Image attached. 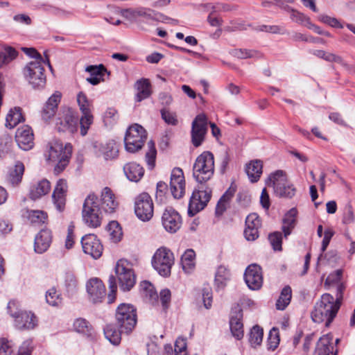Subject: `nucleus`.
Masks as SVG:
<instances>
[{
	"mask_svg": "<svg viewBox=\"0 0 355 355\" xmlns=\"http://www.w3.org/2000/svg\"><path fill=\"white\" fill-rule=\"evenodd\" d=\"M24 172V166L22 162H17L14 168L10 171L8 181L12 185H17L21 182Z\"/></svg>",
	"mask_w": 355,
	"mask_h": 355,
	"instance_id": "nucleus-44",
	"label": "nucleus"
},
{
	"mask_svg": "<svg viewBox=\"0 0 355 355\" xmlns=\"http://www.w3.org/2000/svg\"><path fill=\"white\" fill-rule=\"evenodd\" d=\"M230 54L238 59H259L262 58V54L254 49H234L230 51Z\"/></svg>",
	"mask_w": 355,
	"mask_h": 355,
	"instance_id": "nucleus-40",
	"label": "nucleus"
},
{
	"mask_svg": "<svg viewBox=\"0 0 355 355\" xmlns=\"http://www.w3.org/2000/svg\"><path fill=\"white\" fill-rule=\"evenodd\" d=\"M115 274L119 287L123 291H129L136 283V277L128 263L123 260L119 261L115 266Z\"/></svg>",
	"mask_w": 355,
	"mask_h": 355,
	"instance_id": "nucleus-12",
	"label": "nucleus"
},
{
	"mask_svg": "<svg viewBox=\"0 0 355 355\" xmlns=\"http://www.w3.org/2000/svg\"><path fill=\"white\" fill-rule=\"evenodd\" d=\"M71 155V146L69 144L64 146L63 144L58 140H53L48 144V149L45 153L47 161L58 162L55 167L57 171H62L64 169L69 162Z\"/></svg>",
	"mask_w": 355,
	"mask_h": 355,
	"instance_id": "nucleus-4",
	"label": "nucleus"
},
{
	"mask_svg": "<svg viewBox=\"0 0 355 355\" xmlns=\"http://www.w3.org/2000/svg\"><path fill=\"white\" fill-rule=\"evenodd\" d=\"M86 71L89 72L91 76H103L104 73L107 72V69L103 64L98 66L90 65L86 68Z\"/></svg>",
	"mask_w": 355,
	"mask_h": 355,
	"instance_id": "nucleus-64",
	"label": "nucleus"
},
{
	"mask_svg": "<svg viewBox=\"0 0 355 355\" xmlns=\"http://www.w3.org/2000/svg\"><path fill=\"white\" fill-rule=\"evenodd\" d=\"M80 124L77 112L71 107L62 110L60 116L57 119L56 127L60 132H76Z\"/></svg>",
	"mask_w": 355,
	"mask_h": 355,
	"instance_id": "nucleus-13",
	"label": "nucleus"
},
{
	"mask_svg": "<svg viewBox=\"0 0 355 355\" xmlns=\"http://www.w3.org/2000/svg\"><path fill=\"white\" fill-rule=\"evenodd\" d=\"M125 334L119 328L116 329L112 325L109 324L104 329L105 338L113 345H118L121 341V335Z\"/></svg>",
	"mask_w": 355,
	"mask_h": 355,
	"instance_id": "nucleus-46",
	"label": "nucleus"
},
{
	"mask_svg": "<svg viewBox=\"0 0 355 355\" xmlns=\"http://www.w3.org/2000/svg\"><path fill=\"white\" fill-rule=\"evenodd\" d=\"M136 216L142 221L150 220L153 216V202L147 193L139 195L135 202Z\"/></svg>",
	"mask_w": 355,
	"mask_h": 355,
	"instance_id": "nucleus-14",
	"label": "nucleus"
},
{
	"mask_svg": "<svg viewBox=\"0 0 355 355\" xmlns=\"http://www.w3.org/2000/svg\"><path fill=\"white\" fill-rule=\"evenodd\" d=\"M83 220L90 227H98L101 224V213L99 202L94 194H89L85 200L83 207Z\"/></svg>",
	"mask_w": 355,
	"mask_h": 355,
	"instance_id": "nucleus-8",
	"label": "nucleus"
},
{
	"mask_svg": "<svg viewBox=\"0 0 355 355\" xmlns=\"http://www.w3.org/2000/svg\"><path fill=\"white\" fill-rule=\"evenodd\" d=\"M334 235V232L332 229L328 228L325 230L324 232V237L322 241V246H321V254L318 258V261H320L322 258L323 257V253L327 250L329 242L332 238V236Z\"/></svg>",
	"mask_w": 355,
	"mask_h": 355,
	"instance_id": "nucleus-58",
	"label": "nucleus"
},
{
	"mask_svg": "<svg viewBox=\"0 0 355 355\" xmlns=\"http://www.w3.org/2000/svg\"><path fill=\"white\" fill-rule=\"evenodd\" d=\"M162 119L166 123L171 125H176L178 123L177 115L175 112H170L166 108L164 107L160 110Z\"/></svg>",
	"mask_w": 355,
	"mask_h": 355,
	"instance_id": "nucleus-56",
	"label": "nucleus"
},
{
	"mask_svg": "<svg viewBox=\"0 0 355 355\" xmlns=\"http://www.w3.org/2000/svg\"><path fill=\"white\" fill-rule=\"evenodd\" d=\"M64 286L66 291L69 295L74 294L78 290V281L75 275L67 272L64 275Z\"/></svg>",
	"mask_w": 355,
	"mask_h": 355,
	"instance_id": "nucleus-47",
	"label": "nucleus"
},
{
	"mask_svg": "<svg viewBox=\"0 0 355 355\" xmlns=\"http://www.w3.org/2000/svg\"><path fill=\"white\" fill-rule=\"evenodd\" d=\"M147 145L148 150L146 154V159L148 166L150 168L152 169L155 166L157 150L155 146V144L153 141H149Z\"/></svg>",
	"mask_w": 355,
	"mask_h": 355,
	"instance_id": "nucleus-53",
	"label": "nucleus"
},
{
	"mask_svg": "<svg viewBox=\"0 0 355 355\" xmlns=\"http://www.w3.org/2000/svg\"><path fill=\"white\" fill-rule=\"evenodd\" d=\"M170 189L175 198H181L185 192V180L183 171L178 167L174 168L171 174Z\"/></svg>",
	"mask_w": 355,
	"mask_h": 355,
	"instance_id": "nucleus-19",
	"label": "nucleus"
},
{
	"mask_svg": "<svg viewBox=\"0 0 355 355\" xmlns=\"http://www.w3.org/2000/svg\"><path fill=\"white\" fill-rule=\"evenodd\" d=\"M24 119L20 107L11 109L6 116V126L8 128H15L19 123L24 121Z\"/></svg>",
	"mask_w": 355,
	"mask_h": 355,
	"instance_id": "nucleus-38",
	"label": "nucleus"
},
{
	"mask_svg": "<svg viewBox=\"0 0 355 355\" xmlns=\"http://www.w3.org/2000/svg\"><path fill=\"white\" fill-rule=\"evenodd\" d=\"M12 139L8 137L0 138V157H5L11 151Z\"/></svg>",
	"mask_w": 355,
	"mask_h": 355,
	"instance_id": "nucleus-57",
	"label": "nucleus"
},
{
	"mask_svg": "<svg viewBox=\"0 0 355 355\" xmlns=\"http://www.w3.org/2000/svg\"><path fill=\"white\" fill-rule=\"evenodd\" d=\"M263 331L259 325L254 326L250 332L249 341L253 347L259 345L263 340Z\"/></svg>",
	"mask_w": 355,
	"mask_h": 355,
	"instance_id": "nucleus-49",
	"label": "nucleus"
},
{
	"mask_svg": "<svg viewBox=\"0 0 355 355\" xmlns=\"http://www.w3.org/2000/svg\"><path fill=\"white\" fill-rule=\"evenodd\" d=\"M230 270L224 266L218 267L215 275V284L218 288H224L230 279Z\"/></svg>",
	"mask_w": 355,
	"mask_h": 355,
	"instance_id": "nucleus-39",
	"label": "nucleus"
},
{
	"mask_svg": "<svg viewBox=\"0 0 355 355\" xmlns=\"http://www.w3.org/2000/svg\"><path fill=\"white\" fill-rule=\"evenodd\" d=\"M146 138V131L141 125L137 123L130 125L124 137L126 151L131 153L139 151L142 148Z\"/></svg>",
	"mask_w": 355,
	"mask_h": 355,
	"instance_id": "nucleus-9",
	"label": "nucleus"
},
{
	"mask_svg": "<svg viewBox=\"0 0 355 355\" xmlns=\"http://www.w3.org/2000/svg\"><path fill=\"white\" fill-rule=\"evenodd\" d=\"M266 184L273 188L275 194L278 197L292 198L295 195V186L288 180L286 172L282 170L270 173Z\"/></svg>",
	"mask_w": 355,
	"mask_h": 355,
	"instance_id": "nucleus-3",
	"label": "nucleus"
},
{
	"mask_svg": "<svg viewBox=\"0 0 355 355\" xmlns=\"http://www.w3.org/2000/svg\"><path fill=\"white\" fill-rule=\"evenodd\" d=\"M137 13L138 17H142L146 19H153L162 22L171 24L173 25H176L178 24V20L165 16L162 13L157 12L150 8L144 7L137 8Z\"/></svg>",
	"mask_w": 355,
	"mask_h": 355,
	"instance_id": "nucleus-27",
	"label": "nucleus"
},
{
	"mask_svg": "<svg viewBox=\"0 0 355 355\" xmlns=\"http://www.w3.org/2000/svg\"><path fill=\"white\" fill-rule=\"evenodd\" d=\"M235 193V189L230 188L227 189L225 193L220 197L218 200L216 207V215H222L224 211L226 210L227 207L234 196Z\"/></svg>",
	"mask_w": 355,
	"mask_h": 355,
	"instance_id": "nucleus-41",
	"label": "nucleus"
},
{
	"mask_svg": "<svg viewBox=\"0 0 355 355\" xmlns=\"http://www.w3.org/2000/svg\"><path fill=\"white\" fill-rule=\"evenodd\" d=\"M313 54L320 58L324 59L326 61L338 63L343 66L345 69H349L352 68L349 64L344 61L342 57L336 54L327 53L323 50H315L313 51Z\"/></svg>",
	"mask_w": 355,
	"mask_h": 355,
	"instance_id": "nucleus-37",
	"label": "nucleus"
},
{
	"mask_svg": "<svg viewBox=\"0 0 355 355\" xmlns=\"http://www.w3.org/2000/svg\"><path fill=\"white\" fill-rule=\"evenodd\" d=\"M283 9L286 10L287 12H291V19L297 23H303L304 21V19L306 18V16L304 15L302 13L299 12L293 8H291L290 6L286 5L282 7Z\"/></svg>",
	"mask_w": 355,
	"mask_h": 355,
	"instance_id": "nucleus-62",
	"label": "nucleus"
},
{
	"mask_svg": "<svg viewBox=\"0 0 355 355\" xmlns=\"http://www.w3.org/2000/svg\"><path fill=\"white\" fill-rule=\"evenodd\" d=\"M139 291L141 296L150 302H154L158 299V295L153 285L148 281H143L140 283Z\"/></svg>",
	"mask_w": 355,
	"mask_h": 355,
	"instance_id": "nucleus-34",
	"label": "nucleus"
},
{
	"mask_svg": "<svg viewBox=\"0 0 355 355\" xmlns=\"http://www.w3.org/2000/svg\"><path fill=\"white\" fill-rule=\"evenodd\" d=\"M243 314L241 311L232 314L230 320L231 332L234 337L240 340L243 337V325L242 322Z\"/></svg>",
	"mask_w": 355,
	"mask_h": 355,
	"instance_id": "nucleus-28",
	"label": "nucleus"
},
{
	"mask_svg": "<svg viewBox=\"0 0 355 355\" xmlns=\"http://www.w3.org/2000/svg\"><path fill=\"white\" fill-rule=\"evenodd\" d=\"M279 334L277 328L273 327L269 332L268 338V349L275 350L279 344Z\"/></svg>",
	"mask_w": 355,
	"mask_h": 355,
	"instance_id": "nucleus-55",
	"label": "nucleus"
},
{
	"mask_svg": "<svg viewBox=\"0 0 355 355\" xmlns=\"http://www.w3.org/2000/svg\"><path fill=\"white\" fill-rule=\"evenodd\" d=\"M28 218L32 223L43 224L47 219V214L44 211L31 210L28 213Z\"/></svg>",
	"mask_w": 355,
	"mask_h": 355,
	"instance_id": "nucleus-52",
	"label": "nucleus"
},
{
	"mask_svg": "<svg viewBox=\"0 0 355 355\" xmlns=\"http://www.w3.org/2000/svg\"><path fill=\"white\" fill-rule=\"evenodd\" d=\"M196 253L192 249H187L181 257V265L183 270L187 273L191 272L196 266Z\"/></svg>",
	"mask_w": 355,
	"mask_h": 355,
	"instance_id": "nucleus-35",
	"label": "nucleus"
},
{
	"mask_svg": "<svg viewBox=\"0 0 355 355\" xmlns=\"http://www.w3.org/2000/svg\"><path fill=\"white\" fill-rule=\"evenodd\" d=\"M214 173V157L209 151L198 155L193 166V177L199 183L209 180Z\"/></svg>",
	"mask_w": 355,
	"mask_h": 355,
	"instance_id": "nucleus-6",
	"label": "nucleus"
},
{
	"mask_svg": "<svg viewBox=\"0 0 355 355\" xmlns=\"http://www.w3.org/2000/svg\"><path fill=\"white\" fill-rule=\"evenodd\" d=\"M320 20L329 26L334 28H343V26L341 23L335 17H331L328 15H322L319 17Z\"/></svg>",
	"mask_w": 355,
	"mask_h": 355,
	"instance_id": "nucleus-63",
	"label": "nucleus"
},
{
	"mask_svg": "<svg viewBox=\"0 0 355 355\" xmlns=\"http://www.w3.org/2000/svg\"><path fill=\"white\" fill-rule=\"evenodd\" d=\"M151 85L148 79L141 78L135 83V88L137 90L135 100L137 102L148 98L151 94Z\"/></svg>",
	"mask_w": 355,
	"mask_h": 355,
	"instance_id": "nucleus-32",
	"label": "nucleus"
},
{
	"mask_svg": "<svg viewBox=\"0 0 355 355\" xmlns=\"http://www.w3.org/2000/svg\"><path fill=\"white\" fill-rule=\"evenodd\" d=\"M8 311L14 320V325L19 330L33 329L37 325V318L31 311L22 310L16 301H10Z\"/></svg>",
	"mask_w": 355,
	"mask_h": 355,
	"instance_id": "nucleus-5",
	"label": "nucleus"
},
{
	"mask_svg": "<svg viewBox=\"0 0 355 355\" xmlns=\"http://www.w3.org/2000/svg\"><path fill=\"white\" fill-rule=\"evenodd\" d=\"M109 288L110 293L107 296L108 303H112L115 300V295L117 290V285L116 277L114 275H110L109 277Z\"/></svg>",
	"mask_w": 355,
	"mask_h": 355,
	"instance_id": "nucleus-61",
	"label": "nucleus"
},
{
	"mask_svg": "<svg viewBox=\"0 0 355 355\" xmlns=\"http://www.w3.org/2000/svg\"><path fill=\"white\" fill-rule=\"evenodd\" d=\"M62 98V94L59 91H55L44 103L40 114L42 119L45 122H49L55 116L58 105Z\"/></svg>",
	"mask_w": 355,
	"mask_h": 355,
	"instance_id": "nucleus-20",
	"label": "nucleus"
},
{
	"mask_svg": "<svg viewBox=\"0 0 355 355\" xmlns=\"http://www.w3.org/2000/svg\"><path fill=\"white\" fill-rule=\"evenodd\" d=\"M51 190L50 182L46 179L42 180L33 184L30 189V198L37 200L46 195Z\"/></svg>",
	"mask_w": 355,
	"mask_h": 355,
	"instance_id": "nucleus-31",
	"label": "nucleus"
},
{
	"mask_svg": "<svg viewBox=\"0 0 355 355\" xmlns=\"http://www.w3.org/2000/svg\"><path fill=\"white\" fill-rule=\"evenodd\" d=\"M123 171L129 180L135 182H139L144 174L143 167L135 162L126 164L123 166Z\"/></svg>",
	"mask_w": 355,
	"mask_h": 355,
	"instance_id": "nucleus-30",
	"label": "nucleus"
},
{
	"mask_svg": "<svg viewBox=\"0 0 355 355\" xmlns=\"http://www.w3.org/2000/svg\"><path fill=\"white\" fill-rule=\"evenodd\" d=\"M244 279L251 290H259L263 284L261 268L257 264L250 265L245 271Z\"/></svg>",
	"mask_w": 355,
	"mask_h": 355,
	"instance_id": "nucleus-21",
	"label": "nucleus"
},
{
	"mask_svg": "<svg viewBox=\"0 0 355 355\" xmlns=\"http://www.w3.org/2000/svg\"><path fill=\"white\" fill-rule=\"evenodd\" d=\"M14 345L11 340L6 338H0V355H12Z\"/></svg>",
	"mask_w": 355,
	"mask_h": 355,
	"instance_id": "nucleus-59",
	"label": "nucleus"
},
{
	"mask_svg": "<svg viewBox=\"0 0 355 355\" xmlns=\"http://www.w3.org/2000/svg\"><path fill=\"white\" fill-rule=\"evenodd\" d=\"M67 192V183L66 180L60 179L52 193L53 203L59 212H62L65 209Z\"/></svg>",
	"mask_w": 355,
	"mask_h": 355,
	"instance_id": "nucleus-23",
	"label": "nucleus"
},
{
	"mask_svg": "<svg viewBox=\"0 0 355 355\" xmlns=\"http://www.w3.org/2000/svg\"><path fill=\"white\" fill-rule=\"evenodd\" d=\"M345 289V286L343 285L338 287L336 299L329 293H324L321 296L320 301L316 302L311 312V318L313 322L320 323L325 321L326 326L329 325L340 307Z\"/></svg>",
	"mask_w": 355,
	"mask_h": 355,
	"instance_id": "nucleus-1",
	"label": "nucleus"
},
{
	"mask_svg": "<svg viewBox=\"0 0 355 355\" xmlns=\"http://www.w3.org/2000/svg\"><path fill=\"white\" fill-rule=\"evenodd\" d=\"M99 202L100 209L106 213H113L118 207V202L115 199L114 194L109 187H105L101 193Z\"/></svg>",
	"mask_w": 355,
	"mask_h": 355,
	"instance_id": "nucleus-25",
	"label": "nucleus"
},
{
	"mask_svg": "<svg viewBox=\"0 0 355 355\" xmlns=\"http://www.w3.org/2000/svg\"><path fill=\"white\" fill-rule=\"evenodd\" d=\"M332 337L329 335H324L320 338L317 343L315 349V355H336L334 353V347L331 343Z\"/></svg>",
	"mask_w": 355,
	"mask_h": 355,
	"instance_id": "nucleus-29",
	"label": "nucleus"
},
{
	"mask_svg": "<svg viewBox=\"0 0 355 355\" xmlns=\"http://www.w3.org/2000/svg\"><path fill=\"white\" fill-rule=\"evenodd\" d=\"M107 231L109 232L110 239L114 243H117L121 240L122 231L116 221H112L108 224Z\"/></svg>",
	"mask_w": 355,
	"mask_h": 355,
	"instance_id": "nucleus-51",
	"label": "nucleus"
},
{
	"mask_svg": "<svg viewBox=\"0 0 355 355\" xmlns=\"http://www.w3.org/2000/svg\"><path fill=\"white\" fill-rule=\"evenodd\" d=\"M52 241L51 232L49 230H42L35 238L34 250L35 252L42 254L50 247Z\"/></svg>",
	"mask_w": 355,
	"mask_h": 355,
	"instance_id": "nucleus-26",
	"label": "nucleus"
},
{
	"mask_svg": "<svg viewBox=\"0 0 355 355\" xmlns=\"http://www.w3.org/2000/svg\"><path fill=\"white\" fill-rule=\"evenodd\" d=\"M342 276H343V270L341 269H338V270H336V271L330 273L325 282H324V285L325 286H336V293H338V287L340 286V285H344V284L343 282H341V278H342Z\"/></svg>",
	"mask_w": 355,
	"mask_h": 355,
	"instance_id": "nucleus-48",
	"label": "nucleus"
},
{
	"mask_svg": "<svg viewBox=\"0 0 355 355\" xmlns=\"http://www.w3.org/2000/svg\"><path fill=\"white\" fill-rule=\"evenodd\" d=\"M46 301L52 306H58L62 304V298L55 288H51L46 293Z\"/></svg>",
	"mask_w": 355,
	"mask_h": 355,
	"instance_id": "nucleus-50",
	"label": "nucleus"
},
{
	"mask_svg": "<svg viewBox=\"0 0 355 355\" xmlns=\"http://www.w3.org/2000/svg\"><path fill=\"white\" fill-rule=\"evenodd\" d=\"M207 130V119L205 114L196 116L192 122L191 126V143L195 147L202 145L205 140Z\"/></svg>",
	"mask_w": 355,
	"mask_h": 355,
	"instance_id": "nucleus-15",
	"label": "nucleus"
},
{
	"mask_svg": "<svg viewBox=\"0 0 355 355\" xmlns=\"http://www.w3.org/2000/svg\"><path fill=\"white\" fill-rule=\"evenodd\" d=\"M173 253L165 247L158 248L152 259V266L162 277L170 276L171 268L174 264Z\"/></svg>",
	"mask_w": 355,
	"mask_h": 355,
	"instance_id": "nucleus-10",
	"label": "nucleus"
},
{
	"mask_svg": "<svg viewBox=\"0 0 355 355\" xmlns=\"http://www.w3.org/2000/svg\"><path fill=\"white\" fill-rule=\"evenodd\" d=\"M162 224L166 231L175 233L182 225V218L173 208L166 207L162 216Z\"/></svg>",
	"mask_w": 355,
	"mask_h": 355,
	"instance_id": "nucleus-18",
	"label": "nucleus"
},
{
	"mask_svg": "<svg viewBox=\"0 0 355 355\" xmlns=\"http://www.w3.org/2000/svg\"><path fill=\"white\" fill-rule=\"evenodd\" d=\"M44 64H46L52 71L48 55H46V60L44 62L31 61L28 62L23 69V75L26 81L33 89H41L45 86L46 76L44 74Z\"/></svg>",
	"mask_w": 355,
	"mask_h": 355,
	"instance_id": "nucleus-2",
	"label": "nucleus"
},
{
	"mask_svg": "<svg viewBox=\"0 0 355 355\" xmlns=\"http://www.w3.org/2000/svg\"><path fill=\"white\" fill-rule=\"evenodd\" d=\"M261 225V220L257 214L252 213L246 217L245 227L259 229Z\"/></svg>",
	"mask_w": 355,
	"mask_h": 355,
	"instance_id": "nucleus-60",
	"label": "nucleus"
},
{
	"mask_svg": "<svg viewBox=\"0 0 355 355\" xmlns=\"http://www.w3.org/2000/svg\"><path fill=\"white\" fill-rule=\"evenodd\" d=\"M86 289L89 300L94 304L101 302L105 297V285L97 277L92 278L87 282Z\"/></svg>",
	"mask_w": 355,
	"mask_h": 355,
	"instance_id": "nucleus-22",
	"label": "nucleus"
},
{
	"mask_svg": "<svg viewBox=\"0 0 355 355\" xmlns=\"http://www.w3.org/2000/svg\"><path fill=\"white\" fill-rule=\"evenodd\" d=\"M74 330L88 337L92 336L94 329L89 322L84 318H80L73 322Z\"/></svg>",
	"mask_w": 355,
	"mask_h": 355,
	"instance_id": "nucleus-43",
	"label": "nucleus"
},
{
	"mask_svg": "<svg viewBox=\"0 0 355 355\" xmlns=\"http://www.w3.org/2000/svg\"><path fill=\"white\" fill-rule=\"evenodd\" d=\"M297 211L295 208L291 209L285 215L283 219L282 230L284 236L286 238L291 233V230L295 225V218Z\"/></svg>",
	"mask_w": 355,
	"mask_h": 355,
	"instance_id": "nucleus-36",
	"label": "nucleus"
},
{
	"mask_svg": "<svg viewBox=\"0 0 355 355\" xmlns=\"http://www.w3.org/2000/svg\"><path fill=\"white\" fill-rule=\"evenodd\" d=\"M262 162L258 159L246 164L245 172L252 182H257L262 174Z\"/></svg>",
	"mask_w": 355,
	"mask_h": 355,
	"instance_id": "nucleus-33",
	"label": "nucleus"
},
{
	"mask_svg": "<svg viewBox=\"0 0 355 355\" xmlns=\"http://www.w3.org/2000/svg\"><path fill=\"white\" fill-rule=\"evenodd\" d=\"M15 140L20 148L28 150L33 146V133L31 128L25 125L19 128L16 132Z\"/></svg>",
	"mask_w": 355,
	"mask_h": 355,
	"instance_id": "nucleus-24",
	"label": "nucleus"
},
{
	"mask_svg": "<svg viewBox=\"0 0 355 355\" xmlns=\"http://www.w3.org/2000/svg\"><path fill=\"white\" fill-rule=\"evenodd\" d=\"M116 324L125 334H129L135 328L137 322L136 309L130 304H121L116 309Z\"/></svg>",
	"mask_w": 355,
	"mask_h": 355,
	"instance_id": "nucleus-7",
	"label": "nucleus"
},
{
	"mask_svg": "<svg viewBox=\"0 0 355 355\" xmlns=\"http://www.w3.org/2000/svg\"><path fill=\"white\" fill-rule=\"evenodd\" d=\"M211 198V193L205 190L193 191L188 207V214L193 216L202 210Z\"/></svg>",
	"mask_w": 355,
	"mask_h": 355,
	"instance_id": "nucleus-16",
	"label": "nucleus"
},
{
	"mask_svg": "<svg viewBox=\"0 0 355 355\" xmlns=\"http://www.w3.org/2000/svg\"><path fill=\"white\" fill-rule=\"evenodd\" d=\"M268 240L275 251H281L282 250V234L279 232H275L268 235Z\"/></svg>",
	"mask_w": 355,
	"mask_h": 355,
	"instance_id": "nucleus-54",
	"label": "nucleus"
},
{
	"mask_svg": "<svg viewBox=\"0 0 355 355\" xmlns=\"http://www.w3.org/2000/svg\"><path fill=\"white\" fill-rule=\"evenodd\" d=\"M76 101L81 112L80 118V134L85 136L87 134L91 125L94 122V116L92 112L93 103L83 92H80L77 94Z\"/></svg>",
	"mask_w": 355,
	"mask_h": 355,
	"instance_id": "nucleus-11",
	"label": "nucleus"
},
{
	"mask_svg": "<svg viewBox=\"0 0 355 355\" xmlns=\"http://www.w3.org/2000/svg\"><path fill=\"white\" fill-rule=\"evenodd\" d=\"M81 244L83 250L85 254L90 255L94 259L100 258L102 255L103 247L95 234H89L82 237Z\"/></svg>",
	"mask_w": 355,
	"mask_h": 355,
	"instance_id": "nucleus-17",
	"label": "nucleus"
},
{
	"mask_svg": "<svg viewBox=\"0 0 355 355\" xmlns=\"http://www.w3.org/2000/svg\"><path fill=\"white\" fill-rule=\"evenodd\" d=\"M292 297V290L289 286H286L281 291L280 295L276 302V308L278 310H284L290 304Z\"/></svg>",
	"mask_w": 355,
	"mask_h": 355,
	"instance_id": "nucleus-42",
	"label": "nucleus"
},
{
	"mask_svg": "<svg viewBox=\"0 0 355 355\" xmlns=\"http://www.w3.org/2000/svg\"><path fill=\"white\" fill-rule=\"evenodd\" d=\"M99 151L105 159H110L116 157L118 155V149L116 147L114 141L110 140L105 144L100 145Z\"/></svg>",
	"mask_w": 355,
	"mask_h": 355,
	"instance_id": "nucleus-45",
	"label": "nucleus"
}]
</instances>
